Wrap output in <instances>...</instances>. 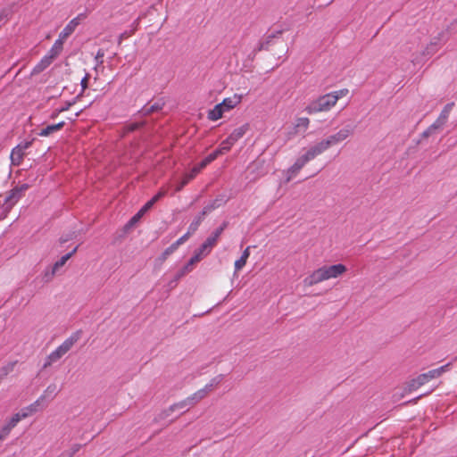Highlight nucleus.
I'll return each mask as SVG.
<instances>
[{
  "instance_id": "1",
  "label": "nucleus",
  "mask_w": 457,
  "mask_h": 457,
  "mask_svg": "<svg viewBox=\"0 0 457 457\" xmlns=\"http://www.w3.org/2000/svg\"><path fill=\"white\" fill-rule=\"evenodd\" d=\"M346 270V266L342 263L323 265L309 274L303 279V284L306 287H312L328 279L337 278L344 275Z\"/></svg>"
},
{
  "instance_id": "28",
  "label": "nucleus",
  "mask_w": 457,
  "mask_h": 457,
  "mask_svg": "<svg viewBox=\"0 0 457 457\" xmlns=\"http://www.w3.org/2000/svg\"><path fill=\"white\" fill-rule=\"evenodd\" d=\"M247 262V260L246 259H244L242 257H240L239 259H237L235 263H234V267H235V271H234V275H237V273L238 271H240L246 264Z\"/></svg>"
},
{
  "instance_id": "15",
  "label": "nucleus",
  "mask_w": 457,
  "mask_h": 457,
  "mask_svg": "<svg viewBox=\"0 0 457 457\" xmlns=\"http://www.w3.org/2000/svg\"><path fill=\"white\" fill-rule=\"evenodd\" d=\"M453 105H454L453 103L447 104L444 107V109L442 110L440 115L438 116V118L436 119L435 123L431 126V128L438 129V128L442 127L446 122V120H448L449 114L452 112Z\"/></svg>"
},
{
  "instance_id": "25",
  "label": "nucleus",
  "mask_w": 457,
  "mask_h": 457,
  "mask_svg": "<svg viewBox=\"0 0 457 457\" xmlns=\"http://www.w3.org/2000/svg\"><path fill=\"white\" fill-rule=\"evenodd\" d=\"M190 408H192V406L189 403V402H187V397L186 399L171 405L170 407V410L172 411H177V410H183V411H186L189 410Z\"/></svg>"
},
{
  "instance_id": "17",
  "label": "nucleus",
  "mask_w": 457,
  "mask_h": 457,
  "mask_svg": "<svg viewBox=\"0 0 457 457\" xmlns=\"http://www.w3.org/2000/svg\"><path fill=\"white\" fill-rule=\"evenodd\" d=\"M241 100L242 96L236 94L231 97L225 98L221 103H220V104L221 105L224 112H228L239 104Z\"/></svg>"
},
{
  "instance_id": "38",
  "label": "nucleus",
  "mask_w": 457,
  "mask_h": 457,
  "mask_svg": "<svg viewBox=\"0 0 457 457\" xmlns=\"http://www.w3.org/2000/svg\"><path fill=\"white\" fill-rule=\"evenodd\" d=\"M165 195H166V191L162 189L155 195H154L150 200L154 201V204H155L158 200H160Z\"/></svg>"
},
{
  "instance_id": "34",
  "label": "nucleus",
  "mask_w": 457,
  "mask_h": 457,
  "mask_svg": "<svg viewBox=\"0 0 457 457\" xmlns=\"http://www.w3.org/2000/svg\"><path fill=\"white\" fill-rule=\"evenodd\" d=\"M227 224L226 223H223L220 227H219L217 229H215V231L212 232V234L211 235V237L212 238H214L217 242L219 240V237H220V235L222 234V232L224 231L225 228H226Z\"/></svg>"
},
{
  "instance_id": "20",
  "label": "nucleus",
  "mask_w": 457,
  "mask_h": 457,
  "mask_svg": "<svg viewBox=\"0 0 457 457\" xmlns=\"http://www.w3.org/2000/svg\"><path fill=\"white\" fill-rule=\"evenodd\" d=\"M39 400H37L33 403L22 408L20 411H18L21 415V417L23 419H26L29 417L30 415L36 413L38 411L39 407Z\"/></svg>"
},
{
  "instance_id": "46",
  "label": "nucleus",
  "mask_w": 457,
  "mask_h": 457,
  "mask_svg": "<svg viewBox=\"0 0 457 457\" xmlns=\"http://www.w3.org/2000/svg\"><path fill=\"white\" fill-rule=\"evenodd\" d=\"M2 19H3V16H2V14H0V21H2Z\"/></svg>"
},
{
  "instance_id": "32",
  "label": "nucleus",
  "mask_w": 457,
  "mask_h": 457,
  "mask_svg": "<svg viewBox=\"0 0 457 457\" xmlns=\"http://www.w3.org/2000/svg\"><path fill=\"white\" fill-rule=\"evenodd\" d=\"M177 249H178V247H177L175 245L171 244V245H170L168 248H166V249L164 250V252L162 253V255H161V260H162V261H165V260L167 259V257H168L170 254L173 253Z\"/></svg>"
},
{
  "instance_id": "43",
  "label": "nucleus",
  "mask_w": 457,
  "mask_h": 457,
  "mask_svg": "<svg viewBox=\"0 0 457 457\" xmlns=\"http://www.w3.org/2000/svg\"><path fill=\"white\" fill-rule=\"evenodd\" d=\"M250 248L251 246H247L242 253V255L240 257L248 260L250 256Z\"/></svg>"
},
{
  "instance_id": "24",
  "label": "nucleus",
  "mask_w": 457,
  "mask_h": 457,
  "mask_svg": "<svg viewBox=\"0 0 457 457\" xmlns=\"http://www.w3.org/2000/svg\"><path fill=\"white\" fill-rule=\"evenodd\" d=\"M310 120L306 117L297 118L295 121V129L296 132H304L307 130Z\"/></svg>"
},
{
  "instance_id": "31",
  "label": "nucleus",
  "mask_w": 457,
  "mask_h": 457,
  "mask_svg": "<svg viewBox=\"0 0 457 457\" xmlns=\"http://www.w3.org/2000/svg\"><path fill=\"white\" fill-rule=\"evenodd\" d=\"M61 53L62 52L60 50L52 46L46 56L54 62V60L56 59L61 54Z\"/></svg>"
},
{
  "instance_id": "30",
  "label": "nucleus",
  "mask_w": 457,
  "mask_h": 457,
  "mask_svg": "<svg viewBox=\"0 0 457 457\" xmlns=\"http://www.w3.org/2000/svg\"><path fill=\"white\" fill-rule=\"evenodd\" d=\"M22 420L20 413L17 412L12 416V418L6 422L8 426H10L12 428L16 427V425Z\"/></svg>"
},
{
  "instance_id": "33",
  "label": "nucleus",
  "mask_w": 457,
  "mask_h": 457,
  "mask_svg": "<svg viewBox=\"0 0 457 457\" xmlns=\"http://www.w3.org/2000/svg\"><path fill=\"white\" fill-rule=\"evenodd\" d=\"M12 428L5 424L1 429H0V441L4 440L12 431Z\"/></svg>"
},
{
  "instance_id": "44",
  "label": "nucleus",
  "mask_w": 457,
  "mask_h": 457,
  "mask_svg": "<svg viewBox=\"0 0 457 457\" xmlns=\"http://www.w3.org/2000/svg\"><path fill=\"white\" fill-rule=\"evenodd\" d=\"M60 113H57V108L53 112V113L51 114V118L52 119H54L55 117H57Z\"/></svg>"
},
{
  "instance_id": "9",
  "label": "nucleus",
  "mask_w": 457,
  "mask_h": 457,
  "mask_svg": "<svg viewBox=\"0 0 457 457\" xmlns=\"http://www.w3.org/2000/svg\"><path fill=\"white\" fill-rule=\"evenodd\" d=\"M33 139L29 141H23L16 145L11 152V161L12 163L15 166L20 165L21 161L23 160L25 151L30 147L32 145Z\"/></svg>"
},
{
  "instance_id": "5",
  "label": "nucleus",
  "mask_w": 457,
  "mask_h": 457,
  "mask_svg": "<svg viewBox=\"0 0 457 457\" xmlns=\"http://www.w3.org/2000/svg\"><path fill=\"white\" fill-rule=\"evenodd\" d=\"M449 364L441 366L440 368L431 370L426 373L419 375L417 378L410 382V389H417L421 386L427 384L431 379L440 377L444 372L447 370Z\"/></svg>"
},
{
  "instance_id": "29",
  "label": "nucleus",
  "mask_w": 457,
  "mask_h": 457,
  "mask_svg": "<svg viewBox=\"0 0 457 457\" xmlns=\"http://www.w3.org/2000/svg\"><path fill=\"white\" fill-rule=\"evenodd\" d=\"M440 46L437 42H431L427 47H426V53L428 55H432L436 54L439 50Z\"/></svg>"
},
{
  "instance_id": "14",
  "label": "nucleus",
  "mask_w": 457,
  "mask_h": 457,
  "mask_svg": "<svg viewBox=\"0 0 457 457\" xmlns=\"http://www.w3.org/2000/svg\"><path fill=\"white\" fill-rule=\"evenodd\" d=\"M217 241L211 236L202 244V245L195 252L196 255H199L201 259L207 256L212 249L216 245Z\"/></svg>"
},
{
  "instance_id": "7",
  "label": "nucleus",
  "mask_w": 457,
  "mask_h": 457,
  "mask_svg": "<svg viewBox=\"0 0 457 457\" xmlns=\"http://www.w3.org/2000/svg\"><path fill=\"white\" fill-rule=\"evenodd\" d=\"M78 247L76 246L71 252L66 253L65 255L62 256L60 260L54 262V264L47 268L45 270L44 278L46 282H49L53 279L54 275L58 272V270L64 266V264L67 262V261L77 252Z\"/></svg>"
},
{
  "instance_id": "4",
  "label": "nucleus",
  "mask_w": 457,
  "mask_h": 457,
  "mask_svg": "<svg viewBox=\"0 0 457 457\" xmlns=\"http://www.w3.org/2000/svg\"><path fill=\"white\" fill-rule=\"evenodd\" d=\"M222 380V375H219L213 378L208 384H206L203 388L197 390L191 395L187 397V402L191 404V406H195L203 399H204Z\"/></svg>"
},
{
  "instance_id": "41",
  "label": "nucleus",
  "mask_w": 457,
  "mask_h": 457,
  "mask_svg": "<svg viewBox=\"0 0 457 457\" xmlns=\"http://www.w3.org/2000/svg\"><path fill=\"white\" fill-rule=\"evenodd\" d=\"M55 389H56V386H49L46 389V391H45V395H46V394H50V395H52V398H54V397L55 396V395H56V393H55Z\"/></svg>"
},
{
  "instance_id": "10",
  "label": "nucleus",
  "mask_w": 457,
  "mask_h": 457,
  "mask_svg": "<svg viewBox=\"0 0 457 457\" xmlns=\"http://www.w3.org/2000/svg\"><path fill=\"white\" fill-rule=\"evenodd\" d=\"M208 155L197 165L192 168L189 173L186 174L182 181L178 185L176 191H180L190 180H192L204 168L210 164L212 161H207Z\"/></svg>"
},
{
  "instance_id": "18",
  "label": "nucleus",
  "mask_w": 457,
  "mask_h": 457,
  "mask_svg": "<svg viewBox=\"0 0 457 457\" xmlns=\"http://www.w3.org/2000/svg\"><path fill=\"white\" fill-rule=\"evenodd\" d=\"M249 125L247 123L235 129L230 135L228 137V139L232 142V144H236L240 138H242L245 134L248 131Z\"/></svg>"
},
{
  "instance_id": "27",
  "label": "nucleus",
  "mask_w": 457,
  "mask_h": 457,
  "mask_svg": "<svg viewBox=\"0 0 457 457\" xmlns=\"http://www.w3.org/2000/svg\"><path fill=\"white\" fill-rule=\"evenodd\" d=\"M204 220L203 215H197L188 227V232L194 234Z\"/></svg>"
},
{
  "instance_id": "11",
  "label": "nucleus",
  "mask_w": 457,
  "mask_h": 457,
  "mask_svg": "<svg viewBox=\"0 0 457 457\" xmlns=\"http://www.w3.org/2000/svg\"><path fill=\"white\" fill-rule=\"evenodd\" d=\"M309 162V161L306 159V157L302 154L299 156L295 163L287 170V179L286 182H289L294 177L296 176V174L303 169V167Z\"/></svg>"
},
{
  "instance_id": "35",
  "label": "nucleus",
  "mask_w": 457,
  "mask_h": 457,
  "mask_svg": "<svg viewBox=\"0 0 457 457\" xmlns=\"http://www.w3.org/2000/svg\"><path fill=\"white\" fill-rule=\"evenodd\" d=\"M191 235L192 234L187 231L186 234H184L182 237H180L176 242H174L173 245H175L179 248V245H181L186 241H187V239L190 237Z\"/></svg>"
},
{
  "instance_id": "37",
  "label": "nucleus",
  "mask_w": 457,
  "mask_h": 457,
  "mask_svg": "<svg viewBox=\"0 0 457 457\" xmlns=\"http://www.w3.org/2000/svg\"><path fill=\"white\" fill-rule=\"evenodd\" d=\"M88 80H89V74L88 73H86V75L82 78L81 81H80V85H81V88H82V92L86 90V88H87V86H88Z\"/></svg>"
},
{
  "instance_id": "39",
  "label": "nucleus",
  "mask_w": 457,
  "mask_h": 457,
  "mask_svg": "<svg viewBox=\"0 0 457 457\" xmlns=\"http://www.w3.org/2000/svg\"><path fill=\"white\" fill-rule=\"evenodd\" d=\"M154 201L149 200L145 204V205L140 209L141 213H145L149 209H151L154 205Z\"/></svg>"
},
{
  "instance_id": "23",
  "label": "nucleus",
  "mask_w": 457,
  "mask_h": 457,
  "mask_svg": "<svg viewBox=\"0 0 457 457\" xmlns=\"http://www.w3.org/2000/svg\"><path fill=\"white\" fill-rule=\"evenodd\" d=\"M224 112H225L222 109L221 105L218 104L213 107V109L209 111L208 119L212 121L218 120L223 116Z\"/></svg>"
},
{
  "instance_id": "13",
  "label": "nucleus",
  "mask_w": 457,
  "mask_h": 457,
  "mask_svg": "<svg viewBox=\"0 0 457 457\" xmlns=\"http://www.w3.org/2000/svg\"><path fill=\"white\" fill-rule=\"evenodd\" d=\"M83 14H79L77 17L73 18L71 21H70L69 23L60 32V37L67 39L75 31L76 28L80 23Z\"/></svg>"
},
{
  "instance_id": "22",
  "label": "nucleus",
  "mask_w": 457,
  "mask_h": 457,
  "mask_svg": "<svg viewBox=\"0 0 457 457\" xmlns=\"http://www.w3.org/2000/svg\"><path fill=\"white\" fill-rule=\"evenodd\" d=\"M53 62L47 58L46 55L35 65L33 68L31 74L37 75L45 71L47 67L51 65Z\"/></svg>"
},
{
  "instance_id": "42",
  "label": "nucleus",
  "mask_w": 457,
  "mask_h": 457,
  "mask_svg": "<svg viewBox=\"0 0 457 457\" xmlns=\"http://www.w3.org/2000/svg\"><path fill=\"white\" fill-rule=\"evenodd\" d=\"M73 103H66L64 105L57 108V113L63 112L65 111H68L70 107L72 105Z\"/></svg>"
},
{
  "instance_id": "19",
  "label": "nucleus",
  "mask_w": 457,
  "mask_h": 457,
  "mask_svg": "<svg viewBox=\"0 0 457 457\" xmlns=\"http://www.w3.org/2000/svg\"><path fill=\"white\" fill-rule=\"evenodd\" d=\"M202 259L199 255H196L194 253V255L191 257V259L188 261V262L178 272L176 278L179 279L180 278L184 277L186 274L189 273L193 270L194 265L200 262Z\"/></svg>"
},
{
  "instance_id": "21",
  "label": "nucleus",
  "mask_w": 457,
  "mask_h": 457,
  "mask_svg": "<svg viewBox=\"0 0 457 457\" xmlns=\"http://www.w3.org/2000/svg\"><path fill=\"white\" fill-rule=\"evenodd\" d=\"M65 122L64 121H61L57 124H53V125H48L46 126V128L42 129L39 132H38V136L40 137H48L50 136L51 134L62 129L64 126Z\"/></svg>"
},
{
  "instance_id": "36",
  "label": "nucleus",
  "mask_w": 457,
  "mask_h": 457,
  "mask_svg": "<svg viewBox=\"0 0 457 457\" xmlns=\"http://www.w3.org/2000/svg\"><path fill=\"white\" fill-rule=\"evenodd\" d=\"M65 41H66L65 38H62V37H60V36H58V38L54 41L53 46H54L55 48H57L61 52H62L63 45H64Z\"/></svg>"
},
{
  "instance_id": "40",
  "label": "nucleus",
  "mask_w": 457,
  "mask_h": 457,
  "mask_svg": "<svg viewBox=\"0 0 457 457\" xmlns=\"http://www.w3.org/2000/svg\"><path fill=\"white\" fill-rule=\"evenodd\" d=\"M143 215L144 213H141V211L139 210L138 212L131 218L129 223L134 224L137 222Z\"/></svg>"
},
{
  "instance_id": "12",
  "label": "nucleus",
  "mask_w": 457,
  "mask_h": 457,
  "mask_svg": "<svg viewBox=\"0 0 457 457\" xmlns=\"http://www.w3.org/2000/svg\"><path fill=\"white\" fill-rule=\"evenodd\" d=\"M328 147L327 145V143H325L324 139L320 141L319 143L315 144L314 145H312L307 149V151L303 154V155L306 157V159L310 162L313 160L318 155L324 153L326 150H328Z\"/></svg>"
},
{
  "instance_id": "45",
  "label": "nucleus",
  "mask_w": 457,
  "mask_h": 457,
  "mask_svg": "<svg viewBox=\"0 0 457 457\" xmlns=\"http://www.w3.org/2000/svg\"><path fill=\"white\" fill-rule=\"evenodd\" d=\"M103 56H104V53L101 50H99L96 57L98 58V57H103Z\"/></svg>"
},
{
  "instance_id": "2",
  "label": "nucleus",
  "mask_w": 457,
  "mask_h": 457,
  "mask_svg": "<svg viewBox=\"0 0 457 457\" xmlns=\"http://www.w3.org/2000/svg\"><path fill=\"white\" fill-rule=\"evenodd\" d=\"M349 93L347 88L333 91L328 94L320 96L317 99L312 100L305 107L308 114H315L318 112H328L334 107L340 98L345 97Z\"/></svg>"
},
{
  "instance_id": "26",
  "label": "nucleus",
  "mask_w": 457,
  "mask_h": 457,
  "mask_svg": "<svg viewBox=\"0 0 457 457\" xmlns=\"http://www.w3.org/2000/svg\"><path fill=\"white\" fill-rule=\"evenodd\" d=\"M220 205V204L219 203V200H214L212 203L204 206L203 211L201 212V213H199L198 215H203V219H204L205 215L212 212L213 210L218 208Z\"/></svg>"
},
{
  "instance_id": "6",
  "label": "nucleus",
  "mask_w": 457,
  "mask_h": 457,
  "mask_svg": "<svg viewBox=\"0 0 457 457\" xmlns=\"http://www.w3.org/2000/svg\"><path fill=\"white\" fill-rule=\"evenodd\" d=\"M28 189V185L23 184L21 187H14L9 194L4 197L3 204L6 211H10L12 206L21 199L23 193Z\"/></svg>"
},
{
  "instance_id": "8",
  "label": "nucleus",
  "mask_w": 457,
  "mask_h": 457,
  "mask_svg": "<svg viewBox=\"0 0 457 457\" xmlns=\"http://www.w3.org/2000/svg\"><path fill=\"white\" fill-rule=\"evenodd\" d=\"M353 129L350 126H346L338 130L337 133L324 139V141L325 143H327V145L329 148L345 140L348 137H350L353 134Z\"/></svg>"
},
{
  "instance_id": "3",
  "label": "nucleus",
  "mask_w": 457,
  "mask_h": 457,
  "mask_svg": "<svg viewBox=\"0 0 457 457\" xmlns=\"http://www.w3.org/2000/svg\"><path fill=\"white\" fill-rule=\"evenodd\" d=\"M81 331H76L67 337L55 350L51 352L46 358L43 367L46 369L62 358L80 339Z\"/></svg>"
},
{
  "instance_id": "16",
  "label": "nucleus",
  "mask_w": 457,
  "mask_h": 457,
  "mask_svg": "<svg viewBox=\"0 0 457 457\" xmlns=\"http://www.w3.org/2000/svg\"><path fill=\"white\" fill-rule=\"evenodd\" d=\"M233 145L234 144H232V142H230L227 137L220 143V146L214 152L208 155V161H214L219 155L228 152Z\"/></svg>"
}]
</instances>
